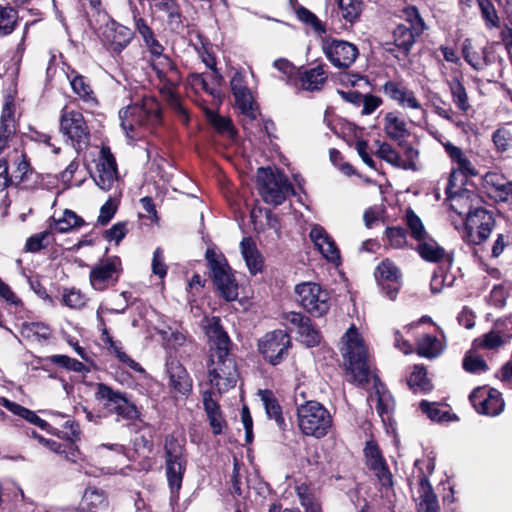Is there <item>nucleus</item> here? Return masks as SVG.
<instances>
[{
	"mask_svg": "<svg viewBox=\"0 0 512 512\" xmlns=\"http://www.w3.org/2000/svg\"><path fill=\"white\" fill-rule=\"evenodd\" d=\"M205 331L211 342L209 381L219 392L227 391L235 386L238 379L235 360L229 354L230 339L217 317L206 319Z\"/></svg>",
	"mask_w": 512,
	"mask_h": 512,
	"instance_id": "obj_2",
	"label": "nucleus"
},
{
	"mask_svg": "<svg viewBox=\"0 0 512 512\" xmlns=\"http://www.w3.org/2000/svg\"><path fill=\"white\" fill-rule=\"evenodd\" d=\"M422 33H415V30L409 28L406 24H399L394 32V43L403 52L408 53L415 42V38Z\"/></svg>",
	"mask_w": 512,
	"mask_h": 512,
	"instance_id": "obj_39",
	"label": "nucleus"
},
{
	"mask_svg": "<svg viewBox=\"0 0 512 512\" xmlns=\"http://www.w3.org/2000/svg\"><path fill=\"white\" fill-rule=\"evenodd\" d=\"M297 495L300 504L305 508L306 512H320V507L314 502L313 498L309 494V490L306 486L301 485L297 487Z\"/></svg>",
	"mask_w": 512,
	"mask_h": 512,
	"instance_id": "obj_63",
	"label": "nucleus"
},
{
	"mask_svg": "<svg viewBox=\"0 0 512 512\" xmlns=\"http://www.w3.org/2000/svg\"><path fill=\"white\" fill-rule=\"evenodd\" d=\"M383 92L403 109L424 112L415 92L400 82L387 81L383 85Z\"/></svg>",
	"mask_w": 512,
	"mask_h": 512,
	"instance_id": "obj_20",
	"label": "nucleus"
},
{
	"mask_svg": "<svg viewBox=\"0 0 512 512\" xmlns=\"http://www.w3.org/2000/svg\"><path fill=\"white\" fill-rule=\"evenodd\" d=\"M483 187L496 201L512 204V182L506 179L503 174L487 172L483 176Z\"/></svg>",
	"mask_w": 512,
	"mask_h": 512,
	"instance_id": "obj_22",
	"label": "nucleus"
},
{
	"mask_svg": "<svg viewBox=\"0 0 512 512\" xmlns=\"http://www.w3.org/2000/svg\"><path fill=\"white\" fill-rule=\"evenodd\" d=\"M328 75L324 64L315 67L299 70L294 85L305 91H319L327 81Z\"/></svg>",
	"mask_w": 512,
	"mask_h": 512,
	"instance_id": "obj_25",
	"label": "nucleus"
},
{
	"mask_svg": "<svg viewBox=\"0 0 512 512\" xmlns=\"http://www.w3.org/2000/svg\"><path fill=\"white\" fill-rule=\"evenodd\" d=\"M54 228L58 232H67L72 228L79 227L83 224V220L71 210H65L61 216H53Z\"/></svg>",
	"mask_w": 512,
	"mask_h": 512,
	"instance_id": "obj_43",
	"label": "nucleus"
},
{
	"mask_svg": "<svg viewBox=\"0 0 512 512\" xmlns=\"http://www.w3.org/2000/svg\"><path fill=\"white\" fill-rule=\"evenodd\" d=\"M505 340L499 331H489L474 339L472 347L474 350H495L501 347Z\"/></svg>",
	"mask_w": 512,
	"mask_h": 512,
	"instance_id": "obj_42",
	"label": "nucleus"
},
{
	"mask_svg": "<svg viewBox=\"0 0 512 512\" xmlns=\"http://www.w3.org/2000/svg\"><path fill=\"white\" fill-rule=\"evenodd\" d=\"M70 84L74 93L77 94L81 99L85 101L93 99V91L90 85L85 81L83 76L76 75L70 81Z\"/></svg>",
	"mask_w": 512,
	"mask_h": 512,
	"instance_id": "obj_59",
	"label": "nucleus"
},
{
	"mask_svg": "<svg viewBox=\"0 0 512 512\" xmlns=\"http://www.w3.org/2000/svg\"><path fill=\"white\" fill-rule=\"evenodd\" d=\"M16 23V12L11 7L0 6V33L9 34Z\"/></svg>",
	"mask_w": 512,
	"mask_h": 512,
	"instance_id": "obj_57",
	"label": "nucleus"
},
{
	"mask_svg": "<svg viewBox=\"0 0 512 512\" xmlns=\"http://www.w3.org/2000/svg\"><path fill=\"white\" fill-rule=\"evenodd\" d=\"M166 450V475L171 493L177 494L181 488L183 475L186 470V459L183 447L175 440H167Z\"/></svg>",
	"mask_w": 512,
	"mask_h": 512,
	"instance_id": "obj_11",
	"label": "nucleus"
},
{
	"mask_svg": "<svg viewBox=\"0 0 512 512\" xmlns=\"http://www.w3.org/2000/svg\"><path fill=\"white\" fill-rule=\"evenodd\" d=\"M338 6L342 17L350 23H353L362 11L360 0H338Z\"/></svg>",
	"mask_w": 512,
	"mask_h": 512,
	"instance_id": "obj_51",
	"label": "nucleus"
},
{
	"mask_svg": "<svg viewBox=\"0 0 512 512\" xmlns=\"http://www.w3.org/2000/svg\"><path fill=\"white\" fill-rule=\"evenodd\" d=\"M445 345L443 342L432 335L425 334L417 340V353L419 356L434 359L442 354Z\"/></svg>",
	"mask_w": 512,
	"mask_h": 512,
	"instance_id": "obj_34",
	"label": "nucleus"
},
{
	"mask_svg": "<svg viewBox=\"0 0 512 512\" xmlns=\"http://www.w3.org/2000/svg\"><path fill=\"white\" fill-rule=\"evenodd\" d=\"M117 165L108 147H102L96 160V171L93 175L96 185L104 191L112 188L117 180Z\"/></svg>",
	"mask_w": 512,
	"mask_h": 512,
	"instance_id": "obj_18",
	"label": "nucleus"
},
{
	"mask_svg": "<svg viewBox=\"0 0 512 512\" xmlns=\"http://www.w3.org/2000/svg\"><path fill=\"white\" fill-rule=\"evenodd\" d=\"M258 396L260 397L266 414L269 418L274 419L277 425L282 428L285 425V420L282 415V408L275 397L274 393L270 390H259Z\"/></svg>",
	"mask_w": 512,
	"mask_h": 512,
	"instance_id": "obj_35",
	"label": "nucleus"
},
{
	"mask_svg": "<svg viewBox=\"0 0 512 512\" xmlns=\"http://www.w3.org/2000/svg\"><path fill=\"white\" fill-rule=\"evenodd\" d=\"M204 410L210 422L214 434L222 433L225 426V420L222 417L220 406L217 401L213 398V393L205 391L202 396Z\"/></svg>",
	"mask_w": 512,
	"mask_h": 512,
	"instance_id": "obj_31",
	"label": "nucleus"
},
{
	"mask_svg": "<svg viewBox=\"0 0 512 512\" xmlns=\"http://www.w3.org/2000/svg\"><path fill=\"white\" fill-rule=\"evenodd\" d=\"M464 60L475 70H482L488 65L487 50L467 38L461 45Z\"/></svg>",
	"mask_w": 512,
	"mask_h": 512,
	"instance_id": "obj_28",
	"label": "nucleus"
},
{
	"mask_svg": "<svg viewBox=\"0 0 512 512\" xmlns=\"http://www.w3.org/2000/svg\"><path fill=\"white\" fill-rule=\"evenodd\" d=\"M82 503L90 510L104 508L107 504L103 490L96 487H88L82 497Z\"/></svg>",
	"mask_w": 512,
	"mask_h": 512,
	"instance_id": "obj_45",
	"label": "nucleus"
},
{
	"mask_svg": "<svg viewBox=\"0 0 512 512\" xmlns=\"http://www.w3.org/2000/svg\"><path fill=\"white\" fill-rule=\"evenodd\" d=\"M376 155L394 167L401 168V166H405L401 163L400 154L386 142L378 143Z\"/></svg>",
	"mask_w": 512,
	"mask_h": 512,
	"instance_id": "obj_53",
	"label": "nucleus"
},
{
	"mask_svg": "<svg viewBox=\"0 0 512 512\" xmlns=\"http://www.w3.org/2000/svg\"><path fill=\"white\" fill-rule=\"evenodd\" d=\"M257 181L260 195L267 204L280 205L294 192L288 178L281 172H273L270 168H259Z\"/></svg>",
	"mask_w": 512,
	"mask_h": 512,
	"instance_id": "obj_6",
	"label": "nucleus"
},
{
	"mask_svg": "<svg viewBox=\"0 0 512 512\" xmlns=\"http://www.w3.org/2000/svg\"><path fill=\"white\" fill-rule=\"evenodd\" d=\"M48 360L52 364L58 365L70 371L83 372L86 370V367L82 362L70 358L69 356L66 355H52L48 357Z\"/></svg>",
	"mask_w": 512,
	"mask_h": 512,
	"instance_id": "obj_56",
	"label": "nucleus"
},
{
	"mask_svg": "<svg viewBox=\"0 0 512 512\" xmlns=\"http://www.w3.org/2000/svg\"><path fill=\"white\" fill-rule=\"evenodd\" d=\"M309 237L321 255L329 262L340 263V251L333 238L320 225H313Z\"/></svg>",
	"mask_w": 512,
	"mask_h": 512,
	"instance_id": "obj_21",
	"label": "nucleus"
},
{
	"mask_svg": "<svg viewBox=\"0 0 512 512\" xmlns=\"http://www.w3.org/2000/svg\"><path fill=\"white\" fill-rule=\"evenodd\" d=\"M144 43L150 53L156 57L152 67L159 81L158 88L160 93L165 97L170 106L183 117V121L187 122V111L177 95V88L182 79L178 68L170 58L162 55L164 48L155 36Z\"/></svg>",
	"mask_w": 512,
	"mask_h": 512,
	"instance_id": "obj_3",
	"label": "nucleus"
},
{
	"mask_svg": "<svg viewBox=\"0 0 512 512\" xmlns=\"http://www.w3.org/2000/svg\"><path fill=\"white\" fill-rule=\"evenodd\" d=\"M417 251L424 260L429 262H438L445 256L444 249L428 235L418 241Z\"/></svg>",
	"mask_w": 512,
	"mask_h": 512,
	"instance_id": "obj_38",
	"label": "nucleus"
},
{
	"mask_svg": "<svg viewBox=\"0 0 512 512\" xmlns=\"http://www.w3.org/2000/svg\"><path fill=\"white\" fill-rule=\"evenodd\" d=\"M290 336L283 330H274L263 336L259 341V351L272 365L279 364L290 347Z\"/></svg>",
	"mask_w": 512,
	"mask_h": 512,
	"instance_id": "obj_13",
	"label": "nucleus"
},
{
	"mask_svg": "<svg viewBox=\"0 0 512 512\" xmlns=\"http://www.w3.org/2000/svg\"><path fill=\"white\" fill-rule=\"evenodd\" d=\"M494 223L495 220L491 212L477 207L467 212L464 224L471 241L479 244L490 236Z\"/></svg>",
	"mask_w": 512,
	"mask_h": 512,
	"instance_id": "obj_14",
	"label": "nucleus"
},
{
	"mask_svg": "<svg viewBox=\"0 0 512 512\" xmlns=\"http://www.w3.org/2000/svg\"><path fill=\"white\" fill-rule=\"evenodd\" d=\"M206 259L214 285L224 299L233 301L238 297V284L226 258L214 250L206 251Z\"/></svg>",
	"mask_w": 512,
	"mask_h": 512,
	"instance_id": "obj_7",
	"label": "nucleus"
},
{
	"mask_svg": "<svg viewBox=\"0 0 512 512\" xmlns=\"http://www.w3.org/2000/svg\"><path fill=\"white\" fill-rule=\"evenodd\" d=\"M96 397L102 401L105 408L124 420H134L139 416L136 405L127 398L126 394L114 390L106 384L97 385Z\"/></svg>",
	"mask_w": 512,
	"mask_h": 512,
	"instance_id": "obj_10",
	"label": "nucleus"
},
{
	"mask_svg": "<svg viewBox=\"0 0 512 512\" xmlns=\"http://www.w3.org/2000/svg\"><path fill=\"white\" fill-rule=\"evenodd\" d=\"M375 276L378 283H382V281H396L400 280L401 272L392 261L385 259L377 266Z\"/></svg>",
	"mask_w": 512,
	"mask_h": 512,
	"instance_id": "obj_48",
	"label": "nucleus"
},
{
	"mask_svg": "<svg viewBox=\"0 0 512 512\" xmlns=\"http://www.w3.org/2000/svg\"><path fill=\"white\" fill-rule=\"evenodd\" d=\"M442 145L452 162L457 165L453 168L454 170H458V172L466 178L468 176H476L478 174L476 167L472 164L461 148L453 145L449 141L442 142Z\"/></svg>",
	"mask_w": 512,
	"mask_h": 512,
	"instance_id": "obj_29",
	"label": "nucleus"
},
{
	"mask_svg": "<svg viewBox=\"0 0 512 512\" xmlns=\"http://www.w3.org/2000/svg\"><path fill=\"white\" fill-rule=\"evenodd\" d=\"M153 6L167 14L171 25L179 27L181 24V14L179 6L174 0H154Z\"/></svg>",
	"mask_w": 512,
	"mask_h": 512,
	"instance_id": "obj_47",
	"label": "nucleus"
},
{
	"mask_svg": "<svg viewBox=\"0 0 512 512\" xmlns=\"http://www.w3.org/2000/svg\"><path fill=\"white\" fill-rule=\"evenodd\" d=\"M299 338L302 343L307 347H314L321 341L320 332L312 325L311 320L308 318L307 321L297 331Z\"/></svg>",
	"mask_w": 512,
	"mask_h": 512,
	"instance_id": "obj_50",
	"label": "nucleus"
},
{
	"mask_svg": "<svg viewBox=\"0 0 512 512\" xmlns=\"http://www.w3.org/2000/svg\"><path fill=\"white\" fill-rule=\"evenodd\" d=\"M470 401L476 411L487 416H497L504 409L501 393L494 388H477L470 394Z\"/></svg>",
	"mask_w": 512,
	"mask_h": 512,
	"instance_id": "obj_17",
	"label": "nucleus"
},
{
	"mask_svg": "<svg viewBox=\"0 0 512 512\" xmlns=\"http://www.w3.org/2000/svg\"><path fill=\"white\" fill-rule=\"evenodd\" d=\"M274 67L280 71L288 83L294 84L298 71L296 67L286 59H277L273 63Z\"/></svg>",
	"mask_w": 512,
	"mask_h": 512,
	"instance_id": "obj_62",
	"label": "nucleus"
},
{
	"mask_svg": "<svg viewBox=\"0 0 512 512\" xmlns=\"http://www.w3.org/2000/svg\"><path fill=\"white\" fill-rule=\"evenodd\" d=\"M14 98L6 96L0 116V153L8 146L16 133Z\"/></svg>",
	"mask_w": 512,
	"mask_h": 512,
	"instance_id": "obj_24",
	"label": "nucleus"
},
{
	"mask_svg": "<svg viewBox=\"0 0 512 512\" xmlns=\"http://www.w3.org/2000/svg\"><path fill=\"white\" fill-rule=\"evenodd\" d=\"M295 293L299 304L313 316L320 317L330 309V294L318 283L298 284L295 287Z\"/></svg>",
	"mask_w": 512,
	"mask_h": 512,
	"instance_id": "obj_8",
	"label": "nucleus"
},
{
	"mask_svg": "<svg viewBox=\"0 0 512 512\" xmlns=\"http://www.w3.org/2000/svg\"><path fill=\"white\" fill-rule=\"evenodd\" d=\"M492 139L499 151H506L512 146V134L506 128L496 130Z\"/></svg>",
	"mask_w": 512,
	"mask_h": 512,
	"instance_id": "obj_64",
	"label": "nucleus"
},
{
	"mask_svg": "<svg viewBox=\"0 0 512 512\" xmlns=\"http://www.w3.org/2000/svg\"><path fill=\"white\" fill-rule=\"evenodd\" d=\"M9 166L12 167V177L15 181L20 182L30 171V163L27 155L21 149H14L7 155Z\"/></svg>",
	"mask_w": 512,
	"mask_h": 512,
	"instance_id": "obj_37",
	"label": "nucleus"
},
{
	"mask_svg": "<svg viewBox=\"0 0 512 512\" xmlns=\"http://www.w3.org/2000/svg\"><path fill=\"white\" fill-rule=\"evenodd\" d=\"M343 342L342 355L348 380L360 387L373 382L376 392L370 396L369 401L376 402L375 407L381 417L388 415L394 407V400L390 393L378 387L379 379L371 368L367 348L354 327L345 333Z\"/></svg>",
	"mask_w": 512,
	"mask_h": 512,
	"instance_id": "obj_1",
	"label": "nucleus"
},
{
	"mask_svg": "<svg viewBox=\"0 0 512 512\" xmlns=\"http://www.w3.org/2000/svg\"><path fill=\"white\" fill-rule=\"evenodd\" d=\"M170 383L174 390L180 394H187L191 390V380L185 368L178 361L167 364Z\"/></svg>",
	"mask_w": 512,
	"mask_h": 512,
	"instance_id": "obj_33",
	"label": "nucleus"
},
{
	"mask_svg": "<svg viewBox=\"0 0 512 512\" xmlns=\"http://www.w3.org/2000/svg\"><path fill=\"white\" fill-rule=\"evenodd\" d=\"M297 426L308 437L321 439L327 436L333 427L330 411L318 401H306L296 408Z\"/></svg>",
	"mask_w": 512,
	"mask_h": 512,
	"instance_id": "obj_5",
	"label": "nucleus"
},
{
	"mask_svg": "<svg viewBox=\"0 0 512 512\" xmlns=\"http://www.w3.org/2000/svg\"><path fill=\"white\" fill-rule=\"evenodd\" d=\"M297 17L300 21L307 25H310L314 32L318 34H324L326 32L325 26L322 21L310 10L305 7H300L296 11Z\"/></svg>",
	"mask_w": 512,
	"mask_h": 512,
	"instance_id": "obj_55",
	"label": "nucleus"
},
{
	"mask_svg": "<svg viewBox=\"0 0 512 512\" xmlns=\"http://www.w3.org/2000/svg\"><path fill=\"white\" fill-rule=\"evenodd\" d=\"M386 238L393 248H403L407 244L406 232L401 227H391L386 230Z\"/></svg>",
	"mask_w": 512,
	"mask_h": 512,
	"instance_id": "obj_60",
	"label": "nucleus"
},
{
	"mask_svg": "<svg viewBox=\"0 0 512 512\" xmlns=\"http://www.w3.org/2000/svg\"><path fill=\"white\" fill-rule=\"evenodd\" d=\"M448 88L451 93L452 101L456 107L462 111L467 112L470 109V103L467 91L458 78H453L447 81Z\"/></svg>",
	"mask_w": 512,
	"mask_h": 512,
	"instance_id": "obj_40",
	"label": "nucleus"
},
{
	"mask_svg": "<svg viewBox=\"0 0 512 512\" xmlns=\"http://www.w3.org/2000/svg\"><path fill=\"white\" fill-rule=\"evenodd\" d=\"M22 334L28 338L46 340L51 336V329L43 323L32 322L23 325Z\"/></svg>",
	"mask_w": 512,
	"mask_h": 512,
	"instance_id": "obj_54",
	"label": "nucleus"
},
{
	"mask_svg": "<svg viewBox=\"0 0 512 512\" xmlns=\"http://www.w3.org/2000/svg\"><path fill=\"white\" fill-rule=\"evenodd\" d=\"M102 36L112 51L120 53L132 40L133 32L126 26L111 21L104 27Z\"/></svg>",
	"mask_w": 512,
	"mask_h": 512,
	"instance_id": "obj_26",
	"label": "nucleus"
},
{
	"mask_svg": "<svg viewBox=\"0 0 512 512\" xmlns=\"http://www.w3.org/2000/svg\"><path fill=\"white\" fill-rule=\"evenodd\" d=\"M364 453L367 465L373 470L380 484L383 487H390L392 485V474L388 470L378 446L372 441L367 442Z\"/></svg>",
	"mask_w": 512,
	"mask_h": 512,
	"instance_id": "obj_23",
	"label": "nucleus"
},
{
	"mask_svg": "<svg viewBox=\"0 0 512 512\" xmlns=\"http://www.w3.org/2000/svg\"><path fill=\"white\" fill-rule=\"evenodd\" d=\"M403 18L406 22V25L415 30V33H423L426 29L424 20L419 14V11L414 6H407L403 9Z\"/></svg>",
	"mask_w": 512,
	"mask_h": 512,
	"instance_id": "obj_52",
	"label": "nucleus"
},
{
	"mask_svg": "<svg viewBox=\"0 0 512 512\" xmlns=\"http://www.w3.org/2000/svg\"><path fill=\"white\" fill-rule=\"evenodd\" d=\"M121 272V260L112 256L100 260L95 264L89 274L91 286L98 291L105 290L110 284L118 281Z\"/></svg>",
	"mask_w": 512,
	"mask_h": 512,
	"instance_id": "obj_15",
	"label": "nucleus"
},
{
	"mask_svg": "<svg viewBox=\"0 0 512 512\" xmlns=\"http://www.w3.org/2000/svg\"><path fill=\"white\" fill-rule=\"evenodd\" d=\"M462 365L466 372L474 374L485 372L488 369L486 361L477 355L474 349L466 352Z\"/></svg>",
	"mask_w": 512,
	"mask_h": 512,
	"instance_id": "obj_49",
	"label": "nucleus"
},
{
	"mask_svg": "<svg viewBox=\"0 0 512 512\" xmlns=\"http://www.w3.org/2000/svg\"><path fill=\"white\" fill-rule=\"evenodd\" d=\"M449 206L458 215H467L468 211L473 210L474 202L478 200L476 194L469 190H456L447 195Z\"/></svg>",
	"mask_w": 512,
	"mask_h": 512,
	"instance_id": "obj_32",
	"label": "nucleus"
},
{
	"mask_svg": "<svg viewBox=\"0 0 512 512\" xmlns=\"http://www.w3.org/2000/svg\"><path fill=\"white\" fill-rule=\"evenodd\" d=\"M322 50L330 63L339 69L349 68L359 54L353 43L330 37L323 39Z\"/></svg>",
	"mask_w": 512,
	"mask_h": 512,
	"instance_id": "obj_12",
	"label": "nucleus"
},
{
	"mask_svg": "<svg viewBox=\"0 0 512 512\" xmlns=\"http://www.w3.org/2000/svg\"><path fill=\"white\" fill-rule=\"evenodd\" d=\"M481 10L482 17L486 25L490 28L499 26V17L496 13L494 5L490 0H477Z\"/></svg>",
	"mask_w": 512,
	"mask_h": 512,
	"instance_id": "obj_58",
	"label": "nucleus"
},
{
	"mask_svg": "<svg viewBox=\"0 0 512 512\" xmlns=\"http://www.w3.org/2000/svg\"><path fill=\"white\" fill-rule=\"evenodd\" d=\"M407 383L411 389L417 391H429L432 386L427 378L426 369L423 366L415 365Z\"/></svg>",
	"mask_w": 512,
	"mask_h": 512,
	"instance_id": "obj_44",
	"label": "nucleus"
},
{
	"mask_svg": "<svg viewBox=\"0 0 512 512\" xmlns=\"http://www.w3.org/2000/svg\"><path fill=\"white\" fill-rule=\"evenodd\" d=\"M205 115L208 122L219 134L226 136L230 139H233L235 137L236 130L232 124V121L229 118L221 116L218 113L209 109L205 111Z\"/></svg>",
	"mask_w": 512,
	"mask_h": 512,
	"instance_id": "obj_41",
	"label": "nucleus"
},
{
	"mask_svg": "<svg viewBox=\"0 0 512 512\" xmlns=\"http://www.w3.org/2000/svg\"><path fill=\"white\" fill-rule=\"evenodd\" d=\"M231 90L235 99V103L241 114L248 119L256 118V109L250 89L245 82V76L240 72H235L230 81Z\"/></svg>",
	"mask_w": 512,
	"mask_h": 512,
	"instance_id": "obj_19",
	"label": "nucleus"
},
{
	"mask_svg": "<svg viewBox=\"0 0 512 512\" xmlns=\"http://www.w3.org/2000/svg\"><path fill=\"white\" fill-rule=\"evenodd\" d=\"M119 117L122 129L132 140L152 132L162 121L160 105L150 96L143 97L141 103H133L121 109Z\"/></svg>",
	"mask_w": 512,
	"mask_h": 512,
	"instance_id": "obj_4",
	"label": "nucleus"
},
{
	"mask_svg": "<svg viewBox=\"0 0 512 512\" xmlns=\"http://www.w3.org/2000/svg\"><path fill=\"white\" fill-rule=\"evenodd\" d=\"M405 223L410 231V235L416 241L423 240L427 236V232L422 220L412 209H407L405 213Z\"/></svg>",
	"mask_w": 512,
	"mask_h": 512,
	"instance_id": "obj_46",
	"label": "nucleus"
},
{
	"mask_svg": "<svg viewBox=\"0 0 512 512\" xmlns=\"http://www.w3.org/2000/svg\"><path fill=\"white\" fill-rule=\"evenodd\" d=\"M420 409L432 421H443L447 418V411L442 410L437 403L422 401L420 403Z\"/></svg>",
	"mask_w": 512,
	"mask_h": 512,
	"instance_id": "obj_61",
	"label": "nucleus"
},
{
	"mask_svg": "<svg viewBox=\"0 0 512 512\" xmlns=\"http://www.w3.org/2000/svg\"><path fill=\"white\" fill-rule=\"evenodd\" d=\"M383 130L387 137L394 141H400L409 135L405 119L394 111L385 114L383 118Z\"/></svg>",
	"mask_w": 512,
	"mask_h": 512,
	"instance_id": "obj_30",
	"label": "nucleus"
},
{
	"mask_svg": "<svg viewBox=\"0 0 512 512\" xmlns=\"http://www.w3.org/2000/svg\"><path fill=\"white\" fill-rule=\"evenodd\" d=\"M241 253L246 265L252 274H256L262 268V257L251 238H244L240 243Z\"/></svg>",
	"mask_w": 512,
	"mask_h": 512,
	"instance_id": "obj_36",
	"label": "nucleus"
},
{
	"mask_svg": "<svg viewBox=\"0 0 512 512\" xmlns=\"http://www.w3.org/2000/svg\"><path fill=\"white\" fill-rule=\"evenodd\" d=\"M60 131L77 151L87 147L90 132L81 112L65 107L60 117Z\"/></svg>",
	"mask_w": 512,
	"mask_h": 512,
	"instance_id": "obj_9",
	"label": "nucleus"
},
{
	"mask_svg": "<svg viewBox=\"0 0 512 512\" xmlns=\"http://www.w3.org/2000/svg\"><path fill=\"white\" fill-rule=\"evenodd\" d=\"M125 309V307L122 309H112L104 307L103 305L98 307L96 315L99 322L98 327L101 331V340L104 344L108 345L109 351L113 353L121 363L125 364L127 367L136 372L143 373L144 369L141 367V365L121 350L120 343L113 340L108 332L105 320L103 318L105 313H124Z\"/></svg>",
	"mask_w": 512,
	"mask_h": 512,
	"instance_id": "obj_16",
	"label": "nucleus"
},
{
	"mask_svg": "<svg viewBox=\"0 0 512 512\" xmlns=\"http://www.w3.org/2000/svg\"><path fill=\"white\" fill-rule=\"evenodd\" d=\"M414 500L416 502L418 512H438L439 504L432 486L428 479L422 475L419 477L414 492Z\"/></svg>",
	"mask_w": 512,
	"mask_h": 512,
	"instance_id": "obj_27",
	"label": "nucleus"
}]
</instances>
